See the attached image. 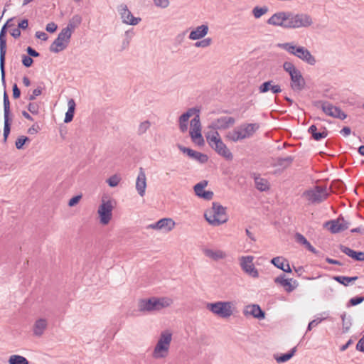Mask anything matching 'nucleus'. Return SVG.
<instances>
[{"mask_svg":"<svg viewBox=\"0 0 364 364\" xmlns=\"http://www.w3.org/2000/svg\"><path fill=\"white\" fill-rule=\"evenodd\" d=\"M267 23L284 29H297L309 27L313 24V20L311 16L306 13L279 11L274 14Z\"/></svg>","mask_w":364,"mask_h":364,"instance_id":"nucleus-1","label":"nucleus"},{"mask_svg":"<svg viewBox=\"0 0 364 364\" xmlns=\"http://www.w3.org/2000/svg\"><path fill=\"white\" fill-rule=\"evenodd\" d=\"M173 304V299L166 297L152 296L149 299H141L139 301L138 309L140 312H156L170 306Z\"/></svg>","mask_w":364,"mask_h":364,"instance_id":"nucleus-2","label":"nucleus"},{"mask_svg":"<svg viewBox=\"0 0 364 364\" xmlns=\"http://www.w3.org/2000/svg\"><path fill=\"white\" fill-rule=\"evenodd\" d=\"M277 46L310 65H314L316 63L315 57L306 48L297 46L294 42L279 43Z\"/></svg>","mask_w":364,"mask_h":364,"instance_id":"nucleus-3","label":"nucleus"},{"mask_svg":"<svg viewBox=\"0 0 364 364\" xmlns=\"http://www.w3.org/2000/svg\"><path fill=\"white\" fill-rule=\"evenodd\" d=\"M172 341V333L169 330L161 332L159 339L154 348L152 357L155 359H163L168 356Z\"/></svg>","mask_w":364,"mask_h":364,"instance_id":"nucleus-4","label":"nucleus"},{"mask_svg":"<svg viewBox=\"0 0 364 364\" xmlns=\"http://www.w3.org/2000/svg\"><path fill=\"white\" fill-rule=\"evenodd\" d=\"M259 128V125L257 123L243 124L230 131L226 136L229 140L237 142L250 138Z\"/></svg>","mask_w":364,"mask_h":364,"instance_id":"nucleus-5","label":"nucleus"},{"mask_svg":"<svg viewBox=\"0 0 364 364\" xmlns=\"http://www.w3.org/2000/svg\"><path fill=\"white\" fill-rule=\"evenodd\" d=\"M205 220L213 226H218L228 220L225 208L218 203H213L212 208L204 214Z\"/></svg>","mask_w":364,"mask_h":364,"instance_id":"nucleus-6","label":"nucleus"},{"mask_svg":"<svg viewBox=\"0 0 364 364\" xmlns=\"http://www.w3.org/2000/svg\"><path fill=\"white\" fill-rule=\"evenodd\" d=\"M283 68L290 75L291 89L294 91L303 90L305 85V80L300 70L295 67L293 63L289 61L284 62Z\"/></svg>","mask_w":364,"mask_h":364,"instance_id":"nucleus-7","label":"nucleus"},{"mask_svg":"<svg viewBox=\"0 0 364 364\" xmlns=\"http://www.w3.org/2000/svg\"><path fill=\"white\" fill-rule=\"evenodd\" d=\"M209 145L220 156L228 160L232 159V154L221 140L218 132H215L206 136Z\"/></svg>","mask_w":364,"mask_h":364,"instance_id":"nucleus-8","label":"nucleus"},{"mask_svg":"<svg viewBox=\"0 0 364 364\" xmlns=\"http://www.w3.org/2000/svg\"><path fill=\"white\" fill-rule=\"evenodd\" d=\"M233 303L231 301H216L208 303L206 308L215 315L223 318H227L233 313Z\"/></svg>","mask_w":364,"mask_h":364,"instance_id":"nucleus-9","label":"nucleus"},{"mask_svg":"<svg viewBox=\"0 0 364 364\" xmlns=\"http://www.w3.org/2000/svg\"><path fill=\"white\" fill-rule=\"evenodd\" d=\"M315 106L321 108L322 111L328 116L333 118L345 119L347 115L339 107L333 105L328 101L319 100L314 103Z\"/></svg>","mask_w":364,"mask_h":364,"instance_id":"nucleus-10","label":"nucleus"},{"mask_svg":"<svg viewBox=\"0 0 364 364\" xmlns=\"http://www.w3.org/2000/svg\"><path fill=\"white\" fill-rule=\"evenodd\" d=\"M328 193L326 187L316 186L303 193L306 200L312 203H320L327 198Z\"/></svg>","mask_w":364,"mask_h":364,"instance_id":"nucleus-11","label":"nucleus"},{"mask_svg":"<svg viewBox=\"0 0 364 364\" xmlns=\"http://www.w3.org/2000/svg\"><path fill=\"white\" fill-rule=\"evenodd\" d=\"M71 36L72 35L68 32V30L65 31L62 29L58 37L50 45V51L54 53H58L65 50L70 43Z\"/></svg>","mask_w":364,"mask_h":364,"instance_id":"nucleus-12","label":"nucleus"},{"mask_svg":"<svg viewBox=\"0 0 364 364\" xmlns=\"http://www.w3.org/2000/svg\"><path fill=\"white\" fill-rule=\"evenodd\" d=\"M190 125V135L193 141L198 145L203 144L204 143V140L201 134V124L199 112L194 114V117L191 120Z\"/></svg>","mask_w":364,"mask_h":364,"instance_id":"nucleus-13","label":"nucleus"},{"mask_svg":"<svg viewBox=\"0 0 364 364\" xmlns=\"http://www.w3.org/2000/svg\"><path fill=\"white\" fill-rule=\"evenodd\" d=\"M113 208L111 200H102L97 210L100 223L102 225H105L109 223L112 217Z\"/></svg>","mask_w":364,"mask_h":364,"instance_id":"nucleus-14","label":"nucleus"},{"mask_svg":"<svg viewBox=\"0 0 364 364\" xmlns=\"http://www.w3.org/2000/svg\"><path fill=\"white\" fill-rule=\"evenodd\" d=\"M6 24H5L0 31V70L1 75V80L5 82V55L6 52Z\"/></svg>","mask_w":364,"mask_h":364,"instance_id":"nucleus-15","label":"nucleus"},{"mask_svg":"<svg viewBox=\"0 0 364 364\" xmlns=\"http://www.w3.org/2000/svg\"><path fill=\"white\" fill-rule=\"evenodd\" d=\"M10 102L9 97L6 92L4 94V139L7 140V138L11 132V119L10 117Z\"/></svg>","mask_w":364,"mask_h":364,"instance_id":"nucleus-16","label":"nucleus"},{"mask_svg":"<svg viewBox=\"0 0 364 364\" xmlns=\"http://www.w3.org/2000/svg\"><path fill=\"white\" fill-rule=\"evenodd\" d=\"M254 257L251 255L242 256L240 258L241 269L253 278H257L259 273L253 264Z\"/></svg>","mask_w":364,"mask_h":364,"instance_id":"nucleus-17","label":"nucleus"},{"mask_svg":"<svg viewBox=\"0 0 364 364\" xmlns=\"http://www.w3.org/2000/svg\"><path fill=\"white\" fill-rule=\"evenodd\" d=\"M117 11L121 16L122 22L125 24L135 26L141 21L140 18L134 17L132 15L126 4L119 5L117 8Z\"/></svg>","mask_w":364,"mask_h":364,"instance_id":"nucleus-18","label":"nucleus"},{"mask_svg":"<svg viewBox=\"0 0 364 364\" xmlns=\"http://www.w3.org/2000/svg\"><path fill=\"white\" fill-rule=\"evenodd\" d=\"M176 225L174 220L171 218H162L156 223H152L149 225V228L164 230L165 232H170Z\"/></svg>","mask_w":364,"mask_h":364,"instance_id":"nucleus-19","label":"nucleus"},{"mask_svg":"<svg viewBox=\"0 0 364 364\" xmlns=\"http://www.w3.org/2000/svg\"><path fill=\"white\" fill-rule=\"evenodd\" d=\"M200 112V110L196 107L188 109L185 113L181 114L178 119L179 129L181 132H186L188 130V122L196 113Z\"/></svg>","mask_w":364,"mask_h":364,"instance_id":"nucleus-20","label":"nucleus"},{"mask_svg":"<svg viewBox=\"0 0 364 364\" xmlns=\"http://www.w3.org/2000/svg\"><path fill=\"white\" fill-rule=\"evenodd\" d=\"M48 325V319L45 318H37L33 325V334L36 337H41L43 335Z\"/></svg>","mask_w":364,"mask_h":364,"instance_id":"nucleus-21","label":"nucleus"},{"mask_svg":"<svg viewBox=\"0 0 364 364\" xmlns=\"http://www.w3.org/2000/svg\"><path fill=\"white\" fill-rule=\"evenodd\" d=\"M235 119L232 117L223 116L212 122L211 127L215 129H225L234 124Z\"/></svg>","mask_w":364,"mask_h":364,"instance_id":"nucleus-22","label":"nucleus"},{"mask_svg":"<svg viewBox=\"0 0 364 364\" xmlns=\"http://www.w3.org/2000/svg\"><path fill=\"white\" fill-rule=\"evenodd\" d=\"M177 146L180 151L184 154H186L191 159H193L200 163H205L208 161V156L205 154L196 151L189 148L184 147L181 144H178Z\"/></svg>","mask_w":364,"mask_h":364,"instance_id":"nucleus-23","label":"nucleus"},{"mask_svg":"<svg viewBox=\"0 0 364 364\" xmlns=\"http://www.w3.org/2000/svg\"><path fill=\"white\" fill-rule=\"evenodd\" d=\"M203 252L207 257L211 259L213 261L224 259L228 256L226 252L218 249L214 250L210 248H204L203 249Z\"/></svg>","mask_w":364,"mask_h":364,"instance_id":"nucleus-24","label":"nucleus"},{"mask_svg":"<svg viewBox=\"0 0 364 364\" xmlns=\"http://www.w3.org/2000/svg\"><path fill=\"white\" fill-rule=\"evenodd\" d=\"M244 314L246 316H252L254 318L258 319H262L265 316L264 312L257 304H252L246 306L245 309L244 310Z\"/></svg>","mask_w":364,"mask_h":364,"instance_id":"nucleus-25","label":"nucleus"},{"mask_svg":"<svg viewBox=\"0 0 364 364\" xmlns=\"http://www.w3.org/2000/svg\"><path fill=\"white\" fill-rule=\"evenodd\" d=\"M146 188V178L142 168H140L136 181V189L141 196H144Z\"/></svg>","mask_w":364,"mask_h":364,"instance_id":"nucleus-26","label":"nucleus"},{"mask_svg":"<svg viewBox=\"0 0 364 364\" xmlns=\"http://www.w3.org/2000/svg\"><path fill=\"white\" fill-rule=\"evenodd\" d=\"M329 230L332 233H337L348 228L349 223L343 218H338L336 220L330 222Z\"/></svg>","mask_w":364,"mask_h":364,"instance_id":"nucleus-27","label":"nucleus"},{"mask_svg":"<svg viewBox=\"0 0 364 364\" xmlns=\"http://www.w3.org/2000/svg\"><path fill=\"white\" fill-rule=\"evenodd\" d=\"M208 29L206 24L198 26L190 33L188 38L192 41L201 39L208 34Z\"/></svg>","mask_w":364,"mask_h":364,"instance_id":"nucleus-28","label":"nucleus"},{"mask_svg":"<svg viewBox=\"0 0 364 364\" xmlns=\"http://www.w3.org/2000/svg\"><path fill=\"white\" fill-rule=\"evenodd\" d=\"M340 250L356 261H364V252H357L344 245L340 246Z\"/></svg>","mask_w":364,"mask_h":364,"instance_id":"nucleus-29","label":"nucleus"},{"mask_svg":"<svg viewBox=\"0 0 364 364\" xmlns=\"http://www.w3.org/2000/svg\"><path fill=\"white\" fill-rule=\"evenodd\" d=\"M291 279H286L284 274H282L274 279V282L284 287L288 292H291L295 289V286L291 284Z\"/></svg>","mask_w":364,"mask_h":364,"instance_id":"nucleus-30","label":"nucleus"},{"mask_svg":"<svg viewBox=\"0 0 364 364\" xmlns=\"http://www.w3.org/2000/svg\"><path fill=\"white\" fill-rule=\"evenodd\" d=\"M82 22V17L78 15H74L69 21L67 26L63 30L68 31L72 35L73 32L75 31V29L78 27Z\"/></svg>","mask_w":364,"mask_h":364,"instance_id":"nucleus-31","label":"nucleus"},{"mask_svg":"<svg viewBox=\"0 0 364 364\" xmlns=\"http://www.w3.org/2000/svg\"><path fill=\"white\" fill-rule=\"evenodd\" d=\"M68 109L67 112L65 113V117L64 119L65 123L70 122L73 120V117H74L76 104H75V100L73 98H70L68 100Z\"/></svg>","mask_w":364,"mask_h":364,"instance_id":"nucleus-32","label":"nucleus"},{"mask_svg":"<svg viewBox=\"0 0 364 364\" xmlns=\"http://www.w3.org/2000/svg\"><path fill=\"white\" fill-rule=\"evenodd\" d=\"M295 238L297 242L304 245L305 247L312 253L315 255H317L318 253V252L311 245V243L306 239V237L300 233H296L295 235Z\"/></svg>","mask_w":364,"mask_h":364,"instance_id":"nucleus-33","label":"nucleus"},{"mask_svg":"<svg viewBox=\"0 0 364 364\" xmlns=\"http://www.w3.org/2000/svg\"><path fill=\"white\" fill-rule=\"evenodd\" d=\"M294 158L291 156H289L284 158L279 157L274 159V166H281L284 168L288 167L293 162Z\"/></svg>","mask_w":364,"mask_h":364,"instance_id":"nucleus-34","label":"nucleus"},{"mask_svg":"<svg viewBox=\"0 0 364 364\" xmlns=\"http://www.w3.org/2000/svg\"><path fill=\"white\" fill-rule=\"evenodd\" d=\"M255 183L256 188L260 191H267L269 188L267 180L259 176L255 177Z\"/></svg>","mask_w":364,"mask_h":364,"instance_id":"nucleus-35","label":"nucleus"},{"mask_svg":"<svg viewBox=\"0 0 364 364\" xmlns=\"http://www.w3.org/2000/svg\"><path fill=\"white\" fill-rule=\"evenodd\" d=\"M296 351V347H294L291 349V350L285 354H282L281 355H274V358L278 363H285L290 360Z\"/></svg>","mask_w":364,"mask_h":364,"instance_id":"nucleus-36","label":"nucleus"},{"mask_svg":"<svg viewBox=\"0 0 364 364\" xmlns=\"http://www.w3.org/2000/svg\"><path fill=\"white\" fill-rule=\"evenodd\" d=\"M333 279L335 281L338 282V283L343 284V286L347 287L351 282L356 281L358 279V277L356 276L351 277L346 276H334Z\"/></svg>","mask_w":364,"mask_h":364,"instance_id":"nucleus-37","label":"nucleus"},{"mask_svg":"<svg viewBox=\"0 0 364 364\" xmlns=\"http://www.w3.org/2000/svg\"><path fill=\"white\" fill-rule=\"evenodd\" d=\"M9 364H29L28 360L21 355H12L9 359Z\"/></svg>","mask_w":364,"mask_h":364,"instance_id":"nucleus-38","label":"nucleus"},{"mask_svg":"<svg viewBox=\"0 0 364 364\" xmlns=\"http://www.w3.org/2000/svg\"><path fill=\"white\" fill-rule=\"evenodd\" d=\"M342 319L343 331L347 332L351 326V317L347 316L346 313H343L341 316Z\"/></svg>","mask_w":364,"mask_h":364,"instance_id":"nucleus-39","label":"nucleus"},{"mask_svg":"<svg viewBox=\"0 0 364 364\" xmlns=\"http://www.w3.org/2000/svg\"><path fill=\"white\" fill-rule=\"evenodd\" d=\"M207 185L208 181L205 180H203L196 184L193 187L196 195L200 197L201 193H203V191H205L204 188L207 186Z\"/></svg>","mask_w":364,"mask_h":364,"instance_id":"nucleus-40","label":"nucleus"},{"mask_svg":"<svg viewBox=\"0 0 364 364\" xmlns=\"http://www.w3.org/2000/svg\"><path fill=\"white\" fill-rule=\"evenodd\" d=\"M287 262V260L282 257H276L271 260V263L279 269L284 267Z\"/></svg>","mask_w":364,"mask_h":364,"instance_id":"nucleus-41","label":"nucleus"},{"mask_svg":"<svg viewBox=\"0 0 364 364\" xmlns=\"http://www.w3.org/2000/svg\"><path fill=\"white\" fill-rule=\"evenodd\" d=\"M319 130L320 131L317 133H314V136L312 138L316 141H320L328 136V131L325 127H321Z\"/></svg>","mask_w":364,"mask_h":364,"instance_id":"nucleus-42","label":"nucleus"},{"mask_svg":"<svg viewBox=\"0 0 364 364\" xmlns=\"http://www.w3.org/2000/svg\"><path fill=\"white\" fill-rule=\"evenodd\" d=\"M268 11L267 6L259 7L256 6L252 10V14L256 18H260L262 15L265 14Z\"/></svg>","mask_w":364,"mask_h":364,"instance_id":"nucleus-43","label":"nucleus"},{"mask_svg":"<svg viewBox=\"0 0 364 364\" xmlns=\"http://www.w3.org/2000/svg\"><path fill=\"white\" fill-rule=\"evenodd\" d=\"M150 122L147 120L140 123L138 127L137 133L139 135L144 134L150 127Z\"/></svg>","mask_w":364,"mask_h":364,"instance_id":"nucleus-44","label":"nucleus"},{"mask_svg":"<svg viewBox=\"0 0 364 364\" xmlns=\"http://www.w3.org/2000/svg\"><path fill=\"white\" fill-rule=\"evenodd\" d=\"M212 43L210 38H204L195 43L194 46L197 48H207Z\"/></svg>","mask_w":364,"mask_h":364,"instance_id":"nucleus-45","label":"nucleus"},{"mask_svg":"<svg viewBox=\"0 0 364 364\" xmlns=\"http://www.w3.org/2000/svg\"><path fill=\"white\" fill-rule=\"evenodd\" d=\"M272 83V80H269L261 84L258 88L259 93H265L269 91Z\"/></svg>","mask_w":364,"mask_h":364,"instance_id":"nucleus-46","label":"nucleus"},{"mask_svg":"<svg viewBox=\"0 0 364 364\" xmlns=\"http://www.w3.org/2000/svg\"><path fill=\"white\" fill-rule=\"evenodd\" d=\"M120 181V177L116 174L110 176L107 180V183L110 187H116Z\"/></svg>","mask_w":364,"mask_h":364,"instance_id":"nucleus-47","label":"nucleus"},{"mask_svg":"<svg viewBox=\"0 0 364 364\" xmlns=\"http://www.w3.org/2000/svg\"><path fill=\"white\" fill-rule=\"evenodd\" d=\"M28 110L33 114H38L39 112V105L36 102H30L28 105Z\"/></svg>","mask_w":364,"mask_h":364,"instance_id":"nucleus-48","label":"nucleus"},{"mask_svg":"<svg viewBox=\"0 0 364 364\" xmlns=\"http://www.w3.org/2000/svg\"><path fill=\"white\" fill-rule=\"evenodd\" d=\"M326 318H317L316 319H314L313 321H310L309 323V325L307 326L306 333L308 331H310L314 327L316 326L318 323H320L321 321L325 320Z\"/></svg>","mask_w":364,"mask_h":364,"instance_id":"nucleus-49","label":"nucleus"},{"mask_svg":"<svg viewBox=\"0 0 364 364\" xmlns=\"http://www.w3.org/2000/svg\"><path fill=\"white\" fill-rule=\"evenodd\" d=\"M28 140V138L27 136H21L18 137L15 143L16 147L18 149H21L23 148V145L25 144L26 141Z\"/></svg>","mask_w":364,"mask_h":364,"instance_id":"nucleus-50","label":"nucleus"},{"mask_svg":"<svg viewBox=\"0 0 364 364\" xmlns=\"http://www.w3.org/2000/svg\"><path fill=\"white\" fill-rule=\"evenodd\" d=\"M363 301H364L363 296L353 297L349 300V304L348 306H356V305L362 303Z\"/></svg>","mask_w":364,"mask_h":364,"instance_id":"nucleus-51","label":"nucleus"},{"mask_svg":"<svg viewBox=\"0 0 364 364\" xmlns=\"http://www.w3.org/2000/svg\"><path fill=\"white\" fill-rule=\"evenodd\" d=\"M33 63V60L30 56L26 55H22V63L25 67L28 68V67L31 66Z\"/></svg>","mask_w":364,"mask_h":364,"instance_id":"nucleus-52","label":"nucleus"},{"mask_svg":"<svg viewBox=\"0 0 364 364\" xmlns=\"http://www.w3.org/2000/svg\"><path fill=\"white\" fill-rule=\"evenodd\" d=\"M154 2L157 7H161L163 9L167 8L169 5L168 0H154Z\"/></svg>","mask_w":364,"mask_h":364,"instance_id":"nucleus-53","label":"nucleus"},{"mask_svg":"<svg viewBox=\"0 0 364 364\" xmlns=\"http://www.w3.org/2000/svg\"><path fill=\"white\" fill-rule=\"evenodd\" d=\"M42 93V87H38L35 90H33L32 95H29L28 100L30 101H33L36 99V97L39 96Z\"/></svg>","mask_w":364,"mask_h":364,"instance_id":"nucleus-54","label":"nucleus"},{"mask_svg":"<svg viewBox=\"0 0 364 364\" xmlns=\"http://www.w3.org/2000/svg\"><path fill=\"white\" fill-rule=\"evenodd\" d=\"M81 198H82L81 195H77V196L73 197L71 199H70V200L68 202V205L70 207L74 206L75 205L78 203V202L80 201Z\"/></svg>","mask_w":364,"mask_h":364,"instance_id":"nucleus-55","label":"nucleus"},{"mask_svg":"<svg viewBox=\"0 0 364 364\" xmlns=\"http://www.w3.org/2000/svg\"><path fill=\"white\" fill-rule=\"evenodd\" d=\"M213 197V193L210 191H205L201 193L200 198H202L205 200H211Z\"/></svg>","mask_w":364,"mask_h":364,"instance_id":"nucleus-56","label":"nucleus"},{"mask_svg":"<svg viewBox=\"0 0 364 364\" xmlns=\"http://www.w3.org/2000/svg\"><path fill=\"white\" fill-rule=\"evenodd\" d=\"M57 25L54 22H50L46 25V30L49 33H53L57 30Z\"/></svg>","mask_w":364,"mask_h":364,"instance_id":"nucleus-57","label":"nucleus"},{"mask_svg":"<svg viewBox=\"0 0 364 364\" xmlns=\"http://www.w3.org/2000/svg\"><path fill=\"white\" fill-rule=\"evenodd\" d=\"M39 129L40 127L38 124H34L28 129V133L30 134H35L38 132Z\"/></svg>","mask_w":364,"mask_h":364,"instance_id":"nucleus-58","label":"nucleus"},{"mask_svg":"<svg viewBox=\"0 0 364 364\" xmlns=\"http://www.w3.org/2000/svg\"><path fill=\"white\" fill-rule=\"evenodd\" d=\"M26 51L28 54V56L31 57H38L40 55L39 53L31 47L28 46L26 49Z\"/></svg>","mask_w":364,"mask_h":364,"instance_id":"nucleus-59","label":"nucleus"},{"mask_svg":"<svg viewBox=\"0 0 364 364\" xmlns=\"http://www.w3.org/2000/svg\"><path fill=\"white\" fill-rule=\"evenodd\" d=\"M356 349L364 353V336L358 341L356 345Z\"/></svg>","mask_w":364,"mask_h":364,"instance_id":"nucleus-60","label":"nucleus"},{"mask_svg":"<svg viewBox=\"0 0 364 364\" xmlns=\"http://www.w3.org/2000/svg\"><path fill=\"white\" fill-rule=\"evenodd\" d=\"M36 37L44 41H47L48 38V35L46 33L41 31H37L36 33Z\"/></svg>","mask_w":364,"mask_h":364,"instance_id":"nucleus-61","label":"nucleus"},{"mask_svg":"<svg viewBox=\"0 0 364 364\" xmlns=\"http://www.w3.org/2000/svg\"><path fill=\"white\" fill-rule=\"evenodd\" d=\"M134 36V32L133 29L128 30V31H125V33H124V38L127 41H131V40Z\"/></svg>","mask_w":364,"mask_h":364,"instance_id":"nucleus-62","label":"nucleus"},{"mask_svg":"<svg viewBox=\"0 0 364 364\" xmlns=\"http://www.w3.org/2000/svg\"><path fill=\"white\" fill-rule=\"evenodd\" d=\"M12 90H13V97H14V98H15V99L18 98L20 97V95H21V91L18 89V87L16 84H14L13 85Z\"/></svg>","mask_w":364,"mask_h":364,"instance_id":"nucleus-63","label":"nucleus"},{"mask_svg":"<svg viewBox=\"0 0 364 364\" xmlns=\"http://www.w3.org/2000/svg\"><path fill=\"white\" fill-rule=\"evenodd\" d=\"M186 33V31H184L181 33L178 34L175 38L176 43L181 44L184 41Z\"/></svg>","mask_w":364,"mask_h":364,"instance_id":"nucleus-64","label":"nucleus"}]
</instances>
